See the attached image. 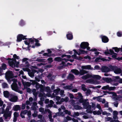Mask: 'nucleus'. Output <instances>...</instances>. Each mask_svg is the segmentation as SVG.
I'll return each instance as SVG.
<instances>
[{"label":"nucleus","mask_w":122,"mask_h":122,"mask_svg":"<svg viewBox=\"0 0 122 122\" xmlns=\"http://www.w3.org/2000/svg\"><path fill=\"white\" fill-rule=\"evenodd\" d=\"M22 34L19 35L17 36V41H21L22 39H26V38H25V36H23Z\"/></svg>","instance_id":"13"},{"label":"nucleus","mask_w":122,"mask_h":122,"mask_svg":"<svg viewBox=\"0 0 122 122\" xmlns=\"http://www.w3.org/2000/svg\"><path fill=\"white\" fill-rule=\"evenodd\" d=\"M40 91L41 92H43L44 91H45V88L44 87L43 85H42L41 86V87H40Z\"/></svg>","instance_id":"41"},{"label":"nucleus","mask_w":122,"mask_h":122,"mask_svg":"<svg viewBox=\"0 0 122 122\" xmlns=\"http://www.w3.org/2000/svg\"><path fill=\"white\" fill-rule=\"evenodd\" d=\"M71 72L76 75L79 74V71L77 70L76 69L71 70Z\"/></svg>","instance_id":"23"},{"label":"nucleus","mask_w":122,"mask_h":122,"mask_svg":"<svg viewBox=\"0 0 122 122\" xmlns=\"http://www.w3.org/2000/svg\"><path fill=\"white\" fill-rule=\"evenodd\" d=\"M14 117H18L19 115L18 113L15 112L14 114Z\"/></svg>","instance_id":"48"},{"label":"nucleus","mask_w":122,"mask_h":122,"mask_svg":"<svg viewBox=\"0 0 122 122\" xmlns=\"http://www.w3.org/2000/svg\"><path fill=\"white\" fill-rule=\"evenodd\" d=\"M33 100V98L32 97H30L29 98V100H27L26 101V104L27 105H31L32 103V102Z\"/></svg>","instance_id":"16"},{"label":"nucleus","mask_w":122,"mask_h":122,"mask_svg":"<svg viewBox=\"0 0 122 122\" xmlns=\"http://www.w3.org/2000/svg\"><path fill=\"white\" fill-rule=\"evenodd\" d=\"M42 85L39 84L38 83H37L36 84V88L37 89H38L40 88L41 87V86Z\"/></svg>","instance_id":"40"},{"label":"nucleus","mask_w":122,"mask_h":122,"mask_svg":"<svg viewBox=\"0 0 122 122\" xmlns=\"http://www.w3.org/2000/svg\"><path fill=\"white\" fill-rule=\"evenodd\" d=\"M71 85L66 86L64 87L63 88L65 90L69 89L71 90L72 89L73 86H72V84H71Z\"/></svg>","instance_id":"24"},{"label":"nucleus","mask_w":122,"mask_h":122,"mask_svg":"<svg viewBox=\"0 0 122 122\" xmlns=\"http://www.w3.org/2000/svg\"><path fill=\"white\" fill-rule=\"evenodd\" d=\"M11 87L12 89L15 91H16L20 87H19L17 84L16 83H13L11 85Z\"/></svg>","instance_id":"6"},{"label":"nucleus","mask_w":122,"mask_h":122,"mask_svg":"<svg viewBox=\"0 0 122 122\" xmlns=\"http://www.w3.org/2000/svg\"><path fill=\"white\" fill-rule=\"evenodd\" d=\"M8 63L12 67L15 66L16 67H18V65L19 64V62L16 61V59H13L11 61H9Z\"/></svg>","instance_id":"4"},{"label":"nucleus","mask_w":122,"mask_h":122,"mask_svg":"<svg viewBox=\"0 0 122 122\" xmlns=\"http://www.w3.org/2000/svg\"><path fill=\"white\" fill-rule=\"evenodd\" d=\"M13 109L15 111L20 110L21 109L20 106L19 105H16L14 106L13 107Z\"/></svg>","instance_id":"14"},{"label":"nucleus","mask_w":122,"mask_h":122,"mask_svg":"<svg viewBox=\"0 0 122 122\" xmlns=\"http://www.w3.org/2000/svg\"><path fill=\"white\" fill-rule=\"evenodd\" d=\"M64 112H65V114H67L69 115H71V111H68L67 110H65L63 111Z\"/></svg>","instance_id":"33"},{"label":"nucleus","mask_w":122,"mask_h":122,"mask_svg":"<svg viewBox=\"0 0 122 122\" xmlns=\"http://www.w3.org/2000/svg\"><path fill=\"white\" fill-rule=\"evenodd\" d=\"M81 67L82 69H83L84 70V69H90L91 70H92L93 69L92 67H91V66L90 65L82 66H81Z\"/></svg>","instance_id":"12"},{"label":"nucleus","mask_w":122,"mask_h":122,"mask_svg":"<svg viewBox=\"0 0 122 122\" xmlns=\"http://www.w3.org/2000/svg\"><path fill=\"white\" fill-rule=\"evenodd\" d=\"M22 83L23 85L25 88L27 87H28L30 86L31 85V83L29 82H24L22 81Z\"/></svg>","instance_id":"18"},{"label":"nucleus","mask_w":122,"mask_h":122,"mask_svg":"<svg viewBox=\"0 0 122 122\" xmlns=\"http://www.w3.org/2000/svg\"><path fill=\"white\" fill-rule=\"evenodd\" d=\"M54 103V102L52 100H51L50 101V103L48 105H46V107L47 108H48L49 107H51L53 106V104Z\"/></svg>","instance_id":"21"},{"label":"nucleus","mask_w":122,"mask_h":122,"mask_svg":"<svg viewBox=\"0 0 122 122\" xmlns=\"http://www.w3.org/2000/svg\"><path fill=\"white\" fill-rule=\"evenodd\" d=\"M88 100L87 99L85 100V101L82 104V105L84 106V108H86L87 107V106L89 104L88 102H87Z\"/></svg>","instance_id":"20"},{"label":"nucleus","mask_w":122,"mask_h":122,"mask_svg":"<svg viewBox=\"0 0 122 122\" xmlns=\"http://www.w3.org/2000/svg\"><path fill=\"white\" fill-rule=\"evenodd\" d=\"M79 50L80 51L82 52L83 54H85V53H87V51H86L84 50L81 49H79Z\"/></svg>","instance_id":"61"},{"label":"nucleus","mask_w":122,"mask_h":122,"mask_svg":"<svg viewBox=\"0 0 122 122\" xmlns=\"http://www.w3.org/2000/svg\"><path fill=\"white\" fill-rule=\"evenodd\" d=\"M96 107L99 109V110H100L101 112H102V110L101 109V107L100 106V104H97V105Z\"/></svg>","instance_id":"45"},{"label":"nucleus","mask_w":122,"mask_h":122,"mask_svg":"<svg viewBox=\"0 0 122 122\" xmlns=\"http://www.w3.org/2000/svg\"><path fill=\"white\" fill-rule=\"evenodd\" d=\"M45 111L46 112H48V113L49 114L48 115H52V112L49 109H45Z\"/></svg>","instance_id":"50"},{"label":"nucleus","mask_w":122,"mask_h":122,"mask_svg":"<svg viewBox=\"0 0 122 122\" xmlns=\"http://www.w3.org/2000/svg\"><path fill=\"white\" fill-rule=\"evenodd\" d=\"M91 105H89L87 106V107L86 108L87 109L86 111L88 113H92V112L91 110Z\"/></svg>","instance_id":"19"},{"label":"nucleus","mask_w":122,"mask_h":122,"mask_svg":"<svg viewBox=\"0 0 122 122\" xmlns=\"http://www.w3.org/2000/svg\"><path fill=\"white\" fill-rule=\"evenodd\" d=\"M72 57H73V58L75 59H78V57H77L76 55L75 54H74V55H72Z\"/></svg>","instance_id":"60"},{"label":"nucleus","mask_w":122,"mask_h":122,"mask_svg":"<svg viewBox=\"0 0 122 122\" xmlns=\"http://www.w3.org/2000/svg\"><path fill=\"white\" fill-rule=\"evenodd\" d=\"M69 96L70 98L73 99L74 98V97L72 94L71 93H69Z\"/></svg>","instance_id":"58"},{"label":"nucleus","mask_w":122,"mask_h":122,"mask_svg":"<svg viewBox=\"0 0 122 122\" xmlns=\"http://www.w3.org/2000/svg\"><path fill=\"white\" fill-rule=\"evenodd\" d=\"M80 113L78 112H74L73 115H71V116L75 117L76 116H78L79 115Z\"/></svg>","instance_id":"30"},{"label":"nucleus","mask_w":122,"mask_h":122,"mask_svg":"<svg viewBox=\"0 0 122 122\" xmlns=\"http://www.w3.org/2000/svg\"><path fill=\"white\" fill-rule=\"evenodd\" d=\"M2 86L3 88H5L8 87V85L5 83H2Z\"/></svg>","instance_id":"46"},{"label":"nucleus","mask_w":122,"mask_h":122,"mask_svg":"<svg viewBox=\"0 0 122 122\" xmlns=\"http://www.w3.org/2000/svg\"><path fill=\"white\" fill-rule=\"evenodd\" d=\"M81 89L82 90L84 91H86L87 89L86 88H85L86 86L84 84H82L81 85Z\"/></svg>","instance_id":"43"},{"label":"nucleus","mask_w":122,"mask_h":122,"mask_svg":"<svg viewBox=\"0 0 122 122\" xmlns=\"http://www.w3.org/2000/svg\"><path fill=\"white\" fill-rule=\"evenodd\" d=\"M9 99L10 101L15 102L17 101L18 98L17 96L12 94H10L9 95Z\"/></svg>","instance_id":"5"},{"label":"nucleus","mask_w":122,"mask_h":122,"mask_svg":"<svg viewBox=\"0 0 122 122\" xmlns=\"http://www.w3.org/2000/svg\"><path fill=\"white\" fill-rule=\"evenodd\" d=\"M47 60L49 61V62L50 63H51V62L53 61L52 58L51 57L48 58L47 59Z\"/></svg>","instance_id":"57"},{"label":"nucleus","mask_w":122,"mask_h":122,"mask_svg":"<svg viewBox=\"0 0 122 122\" xmlns=\"http://www.w3.org/2000/svg\"><path fill=\"white\" fill-rule=\"evenodd\" d=\"M26 104H25V103H22L21 107V109H22V110H24L25 108Z\"/></svg>","instance_id":"44"},{"label":"nucleus","mask_w":122,"mask_h":122,"mask_svg":"<svg viewBox=\"0 0 122 122\" xmlns=\"http://www.w3.org/2000/svg\"><path fill=\"white\" fill-rule=\"evenodd\" d=\"M71 119L72 118L71 117L69 116H67L64 119L63 122H67L68 121L71 120Z\"/></svg>","instance_id":"25"},{"label":"nucleus","mask_w":122,"mask_h":122,"mask_svg":"<svg viewBox=\"0 0 122 122\" xmlns=\"http://www.w3.org/2000/svg\"><path fill=\"white\" fill-rule=\"evenodd\" d=\"M60 113L61 116H62V117H64L65 115V113L62 112H60Z\"/></svg>","instance_id":"64"},{"label":"nucleus","mask_w":122,"mask_h":122,"mask_svg":"<svg viewBox=\"0 0 122 122\" xmlns=\"http://www.w3.org/2000/svg\"><path fill=\"white\" fill-rule=\"evenodd\" d=\"M54 60L58 62H60L62 61V59L60 57H58L55 58Z\"/></svg>","instance_id":"34"},{"label":"nucleus","mask_w":122,"mask_h":122,"mask_svg":"<svg viewBox=\"0 0 122 122\" xmlns=\"http://www.w3.org/2000/svg\"><path fill=\"white\" fill-rule=\"evenodd\" d=\"M88 72L83 69H81L79 71V74L80 75H83L87 73Z\"/></svg>","instance_id":"15"},{"label":"nucleus","mask_w":122,"mask_h":122,"mask_svg":"<svg viewBox=\"0 0 122 122\" xmlns=\"http://www.w3.org/2000/svg\"><path fill=\"white\" fill-rule=\"evenodd\" d=\"M75 76L73 75L70 73L69 74L67 77V79L71 80H73L75 79Z\"/></svg>","instance_id":"17"},{"label":"nucleus","mask_w":122,"mask_h":122,"mask_svg":"<svg viewBox=\"0 0 122 122\" xmlns=\"http://www.w3.org/2000/svg\"><path fill=\"white\" fill-rule=\"evenodd\" d=\"M102 41L104 42H107L108 41V38L105 36H103L102 38Z\"/></svg>","instance_id":"26"},{"label":"nucleus","mask_w":122,"mask_h":122,"mask_svg":"<svg viewBox=\"0 0 122 122\" xmlns=\"http://www.w3.org/2000/svg\"><path fill=\"white\" fill-rule=\"evenodd\" d=\"M37 112L35 111L34 113L32 114V116L34 117H36L37 116Z\"/></svg>","instance_id":"55"},{"label":"nucleus","mask_w":122,"mask_h":122,"mask_svg":"<svg viewBox=\"0 0 122 122\" xmlns=\"http://www.w3.org/2000/svg\"><path fill=\"white\" fill-rule=\"evenodd\" d=\"M67 38L69 40L72 39L73 38L72 35L71 34H69L67 35Z\"/></svg>","instance_id":"37"},{"label":"nucleus","mask_w":122,"mask_h":122,"mask_svg":"<svg viewBox=\"0 0 122 122\" xmlns=\"http://www.w3.org/2000/svg\"><path fill=\"white\" fill-rule=\"evenodd\" d=\"M88 46L89 44L88 42H83L81 43L80 46L81 48L85 49Z\"/></svg>","instance_id":"11"},{"label":"nucleus","mask_w":122,"mask_h":122,"mask_svg":"<svg viewBox=\"0 0 122 122\" xmlns=\"http://www.w3.org/2000/svg\"><path fill=\"white\" fill-rule=\"evenodd\" d=\"M27 115L28 116V117L29 118H30L31 115V111L30 110L29 111H27Z\"/></svg>","instance_id":"51"},{"label":"nucleus","mask_w":122,"mask_h":122,"mask_svg":"<svg viewBox=\"0 0 122 122\" xmlns=\"http://www.w3.org/2000/svg\"><path fill=\"white\" fill-rule=\"evenodd\" d=\"M86 93L87 95H90L91 93V91L90 89L86 90Z\"/></svg>","instance_id":"53"},{"label":"nucleus","mask_w":122,"mask_h":122,"mask_svg":"<svg viewBox=\"0 0 122 122\" xmlns=\"http://www.w3.org/2000/svg\"><path fill=\"white\" fill-rule=\"evenodd\" d=\"M5 111L4 109L3 108H1L0 109V114H1L4 113Z\"/></svg>","instance_id":"52"},{"label":"nucleus","mask_w":122,"mask_h":122,"mask_svg":"<svg viewBox=\"0 0 122 122\" xmlns=\"http://www.w3.org/2000/svg\"><path fill=\"white\" fill-rule=\"evenodd\" d=\"M2 69L4 70H5L6 68V66L5 64H2Z\"/></svg>","instance_id":"59"},{"label":"nucleus","mask_w":122,"mask_h":122,"mask_svg":"<svg viewBox=\"0 0 122 122\" xmlns=\"http://www.w3.org/2000/svg\"><path fill=\"white\" fill-rule=\"evenodd\" d=\"M50 88L49 87L47 86L45 88V91L48 92H50Z\"/></svg>","instance_id":"42"},{"label":"nucleus","mask_w":122,"mask_h":122,"mask_svg":"<svg viewBox=\"0 0 122 122\" xmlns=\"http://www.w3.org/2000/svg\"><path fill=\"white\" fill-rule=\"evenodd\" d=\"M24 42L25 44L27 45H29L30 42H31L32 43H34V41L32 39L30 38V39L29 40V42H28L26 41H25Z\"/></svg>","instance_id":"28"},{"label":"nucleus","mask_w":122,"mask_h":122,"mask_svg":"<svg viewBox=\"0 0 122 122\" xmlns=\"http://www.w3.org/2000/svg\"><path fill=\"white\" fill-rule=\"evenodd\" d=\"M28 73L29 75L31 77L34 76V74L32 72H29Z\"/></svg>","instance_id":"47"},{"label":"nucleus","mask_w":122,"mask_h":122,"mask_svg":"<svg viewBox=\"0 0 122 122\" xmlns=\"http://www.w3.org/2000/svg\"><path fill=\"white\" fill-rule=\"evenodd\" d=\"M60 89L59 88L54 90V93H55V95H57L59 91H60Z\"/></svg>","instance_id":"36"},{"label":"nucleus","mask_w":122,"mask_h":122,"mask_svg":"<svg viewBox=\"0 0 122 122\" xmlns=\"http://www.w3.org/2000/svg\"><path fill=\"white\" fill-rule=\"evenodd\" d=\"M39 111L40 112L43 113V114H46V113L45 112H44V109L42 107H40L39 109Z\"/></svg>","instance_id":"35"},{"label":"nucleus","mask_w":122,"mask_h":122,"mask_svg":"<svg viewBox=\"0 0 122 122\" xmlns=\"http://www.w3.org/2000/svg\"><path fill=\"white\" fill-rule=\"evenodd\" d=\"M109 67L116 74H119L121 73L122 72L121 69L116 66H112L110 65Z\"/></svg>","instance_id":"2"},{"label":"nucleus","mask_w":122,"mask_h":122,"mask_svg":"<svg viewBox=\"0 0 122 122\" xmlns=\"http://www.w3.org/2000/svg\"><path fill=\"white\" fill-rule=\"evenodd\" d=\"M118 114V112L116 111H114L113 112V118L114 119L118 118L117 115Z\"/></svg>","instance_id":"22"},{"label":"nucleus","mask_w":122,"mask_h":122,"mask_svg":"<svg viewBox=\"0 0 122 122\" xmlns=\"http://www.w3.org/2000/svg\"><path fill=\"white\" fill-rule=\"evenodd\" d=\"M48 117L50 121L51 122H53L54 119L52 118V115H48Z\"/></svg>","instance_id":"38"},{"label":"nucleus","mask_w":122,"mask_h":122,"mask_svg":"<svg viewBox=\"0 0 122 122\" xmlns=\"http://www.w3.org/2000/svg\"><path fill=\"white\" fill-rule=\"evenodd\" d=\"M4 96L6 98H8L10 94L9 92L7 91H4L3 92Z\"/></svg>","instance_id":"27"},{"label":"nucleus","mask_w":122,"mask_h":122,"mask_svg":"<svg viewBox=\"0 0 122 122\" xmlns=\"http://www.w3.org/2000/svg\"><path fill=\"white\" fill-rule=\"evenodd\" d=\"M45 94H44L43 93H40L38 95V96L40 97H42L43 96H45Z\"/></svg>","instance_id":"62"},{"label":"nucleus","mask_w":122,"mask_h":122,"mask_svg":"<svg viewBox=\"0 0 122 122\" xmlns=\"http://www.w3.org/2000/svg\"><path fill=\"white\" fill-rule=\"evenodd\" d=\"M110 69L106 66H102L101 70L102 72L106 73L110 71Z\"/></svg>","instance_id":"8"},{"label":"nucleus","mask_w":122,"mask_h":122,"mask_svg":"<svg viewBox=\"0 0 122 122\" xmlns=\"http://www.w3.org/2000/svg\"><path fill=\"white\" fill-rule=\"evenodd\" d=\"M45 60V59H40L39 58H38L36 60V61H38L39 62H44V61Z\"/></svg>","instance_id":"39"},{"label":"nucleus","mask_w":122,"mask_h":122,"mask_svg":"<svg viewBox=\"0 0 122 122\" xmlns=\"http://www.w3.org/2000/svg\"><path fill=\"white\" fill-rule=\"evenodd\" d=\"M102 96H98V98L97 99V101H99V102H101L102 101V99L101 98H100V97H102Z\"/></svg>","instance_id":"54"},{"label":"nucleus","mask_w":122,"mask_h":122,"mask_svg":"<svg viewBox=\"0 0 122 122\" xmlns=\"http://www.w3.org/2000/svg\"><path fill=\"white\" fill-rule=\"evenodd\" d=\"M90 51H95V52L94 53L97 56V55H98L99 53V52L98 51H97V50L96 49H91Z\"/></svg>","instance_id":"32"},{"label":"nucleus","mask_w":122,"mask_h":122,"mask_svg":"<svg viewBox=\"0 0 122 122\" xmlns=\"http://www.w3.org/2000/svg\"><path fill=\"white\" fill-rule=\"evenodd\" d=\"M35 78L36 81H37L38 82H39L40 81L39 79H41V77L40 76H38V77H35Z\"/></svg>","instance_id":"56"},{"label":"nucleus","mask_w":122,"mask_h":122,"mask_svg":"<svg viewBox=\"0 0 122 122\" xmlns=\"http://www.w3.org/2000/svg\"><path fill=\"white\" fill-rule=\"evenodd\" d=\"M5 77L8 81H10V79L14 77L12 71H7L5 73Z\"/></svg>","instance_id":"3"},{"label":"nucleus","mask_w":122,"mask_h":122,"mask_svg":"<svg viewBox=\"0 0 122 122\" xmlns=\"http://www.w3.org/2000/svg\"><path fill=\"white\" fill-rule=\"evenodd\" d=\"M12 113V111L5 112L3 115V117H5V119H6L8 117H10L11 116Z\"/></svg>","instance_id":"10"},{"label":"nucleus","mask_w":122,"mask_h":122,"mask_svg":"<svg viewBox=\"0 0 122 122\" xmlns=\"http://www.w3.org/2000/svg\"><path fill=\"white\" fill-rule=\"evenodd\" d=\"M74 108L76 110H81L82 109V107L81 106L78 105H75L74 106Z\"/></svg>","instance_id":"29"},{"label":"nucleus","mask_w":122,"mask_h":122,"mask_svg":"<svg viewBox=\"0 0 122 122\" xmlns=\"http://www.w3.org/2000/svg\"><path fill=\"white\" fill-rule=\"evenodd\" d=\"M87 83H91L93 84H97L99 83V82L97 80H95L93 79H88L86 81Z\"/></svg>","instance_id":"9"},{"label":"nucleus","mask_w":122,"mask_h":122,"mask_svg":"<svg viewBox=\"0 0 122 122\" xmlns=\"http://www.w3.org/2000/svg\"><path fill=\"white\" fill-rule=\"evenodd\" d=\"M116 88L115 87H110L108 85L103 86L102 88V89L103 90H108L109 91H111L114 90Z\"/></svg>","instance_id":"7"},{"label":"nucleus","mask_w":122,"mask_h":122,"mask_svg":"<svg viewBox=\"0 0 122 122\" xmlns=\"http://www.w3.org/2000/svg\"><path fill=\"white\" fill-rule=\"evenodd\" d=\"M91 77L93 78L98 80H100L101 78V77L99 75H91L89 74L82 76L81 77V78L83 79H86Z\"/></svg>","instance_id":"1"},{"label":"nucleus","mask_w":122,"mask_h":122,"mask_svg":"<svg viewBox=\"0 0 122 122\" xmlns=\"http://www.w3.org/2000/svg\"><path fill=\"white\" fill-rule=\"evenodd\" d=\"M104 80L108 83L112 81V79L111 78H106Z\"/></svg>","instance_id":"31"},{"label":"nucleus","mask_w":122,"mask_h":122,"mask_svg":"<svg viewBox=\"0 0 122 122\" xmlns=\"http://www.w3.org/2000/svg\"><path fill=\"white\" fill-rule=\"evenodd\" d=\"M64 92V91L63 90H61L60 91V94L61 96L63 95V94Z\"/></svg>","instance_id":"63"},{"label":"nucleus","mask_w":122,"mask_h":122,"mask_svg":"<svg viewBox=\"0 0 122 122\" xmlns=\"http://www.w3.org/2000/svg\"><path fill=\"white\" fill-rule=\"evenodd\" d=\"M27 112V111L26 110H24L22 111L21 112V113L23 114V115L26 114Z\"/></svg>","instance_id":"49"}]
</instances>
